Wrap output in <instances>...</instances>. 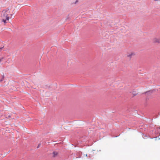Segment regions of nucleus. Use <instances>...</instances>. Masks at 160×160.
Returning a JSON list of instances; mask_svg holds the SVG:
<instances>
[{
  "instance_id": "1",
  "label": "nucleus",
  "mask_w": 160,
  "mask_h": 160,
  "mask_svg": "<svg viewBox=\"0 0 160 160\" xmlns=\"http://www.w3.org/2000/svg\"><path fill=\"white\" fill-rule=\"evenodd\" d=\"M10 12V10L9 9L7 8L6 9L2 11V12L3 13V16H8V13Z\"/></svg>"
},
{
  "instance_id": "2",
  "label": "nucleus",
  "mask_w": 160,
  "mask_h": 160,
  "mask_svg": "<svg viewBox=\"0 0 160 160\" xmlns=\"http://www.w3.org/2000/svg\"><path fill=\"white\" fill-rule=\"evenodd\" d=\"M153 41L154 42L160 43V39L155 38L154 39Z\"/></svg>"
},
{
  "instance_id": "3",
  "label": "nucleus",
  "mask_w": 160,
  "mask_h": 160,
  "mask_svg": "<svg viewBox=\"0 0 160 160\" xmlns=\"http://www.w3.org/2000/svg\"><path fill=\"white\" fill-rule=\"evenodd\" d=\"M58 152H57L54 151L52 153L53 157H55L58 155Z\"/></svg>"
},
{
  "instance_id": "4",
  "label": "nucleus",
  "mask_w": 160,
  "mask_h": 160,
  "mask_svg": "<svg viewBox=\"0 0 160 160\" xmlns=\"http://www.w3.org/2000/svg\"><path fill=\"white\" fill-rule=\"evenodd\" d=\"M152 91H148V92H145V93L147 94V95H149V94H151V93H152Z\"/></svg>"
},
{
  "instance_id": "5",
  "label": "nucleus",
  "mask_w": 160,
  "mask_h": 160,
  "mask_svg": "<svg viewBox=\"0 0 160 160\" xmlns=\"http://www.w3.org/2000/svg\"><path fill=\"white\" fill-rule=\"evenodd\" d=\"M142 137L143 138L145 139L147 138L148 137L146 135L144 134H143Z\"/></svg>"
},
{
  "instance_id": "6",
  "label": "nucleus",
  "mask_w": 160,
  "mask_h": 160,
  "mask_svg": "<svg viewBox=\"0 0 160 160\" xmlns=\"http://www.w3.org/2000/svg\"><path fill=\"white\" fill-rule=\"evenodd\" d=\"M135 55V53L134 52H131L130 54H129L128 55V57H131L132 56L134 55Z\"/></svg>"
},
{
  "instance_id": "7",
  "label": "nucleus",
  "mask_w": 160,
  "mask_h": 160,
  "mask_svg": "<svg viewBox=\"0 0 160 160\" xmlns=\"http://www.w3.org/2000/svg\"><path fill=\"white\" fill-rule=\"evenodd\" d=\"M4 75H3L2 76V78L0 80V82H2L4 80Z\"/></svg>"
},
{
  "instance_id": "8",
  "label": "nucleus",
  "mask_w": 160,
  "mask_h": 160,
  "mask_svg": "<svg viewBox=\"0 0 160 160\" xmlns=\"http://www.w3.org/2000/svg\"><path fill=\"white\" fill-rule=\"evenodd\" d=\"M5 17H6V19L7 20H8L10 18L9 17H8V16H6Z\"/></svg>"
},
{
  "instance_id": "9",
  "label": "nucleus",
  "mask_w": 160,
  "mask_h": 160,
  "mask_svg": "<svg viewBox=\"0 0 160 160\" xmlns=\"http://www.w3.org/2000/svg\"><path fill=\"white\" fill-rule=\"evenodd\" d=\"M40 145H41V144H39V145H38V146L37 147V148H39L40 147Z\"/></svg>"
},
{
  "instance_id": "10",
  "label": "nucleus",
  "mask_w": 160,
  "mask_h": 160,
  "mask_svg": "<svg viewBox=\"0 0 160 160\" xmlns=\"http://www.w3.org/2000/svg\"><path fill=\"white\" fill-rule=\"evenodd\" d=\"M3 59V58H2L0 59V62H1V61Z\"/></svg>"
},
{
  "instance_id": "11",
  "label": "nucleus",
  "mask_w": 160,
  "mask_h": 160,
  "mask_svg": "<svg viewBox=\"0 0 160 160\" xmlns=\"http://www.w3.org/2000/svg\"><path fill=\"white\" fill-rule=\"evenodd\" d=\"M3 22L4 23H5V22H6V20L3 19Z\"/></svg>"
},
{
  "instance_id": "12",
  "label": "nucleus",
  "mask_w": 160,
  "mask_h": 160,
  "mask_svg": "<svg viewBox=\"0 0 160 160\" xmlns=\"http://www.w3.org/2000/svg\"><path fill=\"white\" fill-rule=\"evenodd\" d=\"M3 47H4L0 48V51H1L2 49V48H3Z\"/></svg>"
},
{
  "instance_id": "13",
  "label": "nucleus",
  "mask_w": 160,
  "mask_h": 160,
  "mask_svg": "<svg viewBox=\"0 0 160 160\" xmlns=\"http://www.w3.org/2000/svg\"><path fill=\"white\" fill-rule=\"evenodd\" d=\"M78 2V0H77V1H76L75 3H76L77 2Z\"/></svg>"
}]
</instances>
